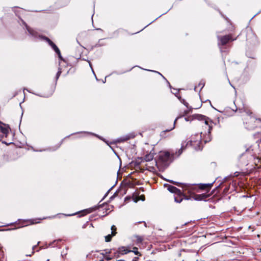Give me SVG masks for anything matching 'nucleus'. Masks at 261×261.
I'll list each match as a JSON object with an SVG mask.
<instances>
[{
    "instance_id": "1",
    "label": "nucleus",
    "mask_w": 261,
    "mask_h": 261,
    "mask_svg": "<svg viewBox=\"0 0 261 261\" xmlns=\"http://www.w3.org/2000/svg\"><path fill=\"white\" fill-rule=\"evenodd\" d=\"M202 141L201 135L196 134L194 135H192L189 141L187 142L186 141L183 142L181 143V148L178 151L177 155H180L183 150H185L189 145L193 146L196 150L199 149L200 148V144H201Z\"/></svg>"
},
{
    "instance_id": "2",
    "label": "nucleus",
    "mask_w": 261,
    "mask_h": 261,
    "mask_svg": "<svg viewBox=\"0 0 261 261\" xmlns=\"http://www.w3.org/2000/svg\"><path fill=\"white\" fill-rule=\"evenodd\" d=\"M243 117L244 122L247 125L246 127L249 129L255 128L260 122V119L252 116V113L250 110L245 111Z\"/></svg>"
},
{
    "instance_id": "3",
    "label": "nucleus",
    "mask_w": 261,
    "mask_h": 261,
    "mask_svg": "<svg viewBox=\"0 0 261 261\" xmlns=\"http://www.w3.org/2000/svg\"><path fill=\"white\" fill-rule=\"evenodd\" d=\"M129 252H133L135 255L141 256V254L138 251V249L137 247H134L133 250L128 249L125 247L124 246H121L114 252V257L118 258L122 255L126 254Z\"/></svg>"
},
{
    "instance_id": "4",
    "label": "nucleus",
    "mask_w": 261,
    "mask_h": 261,
    "mask_svg": "<svg viewBox=\"0 0 261 261\" xmlns=\"http://www.w3.org/2000/svg\"><path fill=\"white\" fill-rule=\"evenodd\" d=\"M194 117L195 119L201 121L202 124H204L202 125V127H205L206 129H207L208 133L210 134L212 128V121L210 120L208 118L200 114H196L195 115Z\"/></svg>"
},
{
    "instance_id": "5",
    "label": "nucleus",
    "mask_w": 261,
    "mask_h": 261,
    "mask_svg": "<svg viewBox=\"0 0 261 261\" xmlns=\"http://www.w3.org/2000/svg\"><path fill=\"white\" fill-rule=\"evenodd\" d=\"M254 159V156L249 152V150H246V151L242 153L240 157L239 162L241 166H247L249 164V162Z\"/></svg>"
},
{
    "instance_id": "6",
    "label": "nucleus",
    "mask_w": 261,
    "mask_h": 261,
    "mask_svg": "<svg viewBox=\"0 0 261 261\" xmlns=\"http://www.w3.org/2000/svg\"><path fill=\"white\" fill-rule=\"evenodd\" d=\"M218 40L219 41L218 44L220 45H225L229 41L236 40L237 38H233L232 34H228L224 36H218Z\"/></svg>"
},
{
    "instance_id": "7",
    "label": "nucleus",
    "mask_w": 261,
    "mask_h": 261,
    "mask_svg": "<svg viewBox=\"0 0 261 261\" xmlns=\"http://www.w3.org/2000/svg\"><path fill=\"white\" fill-rule=\"evenodd\" d=\"M170 154L167 151H161L158 155V160L163 164H167L170 160Z\"/></svg>"
},
{
    "instance_id": "8",
    "label": "nucleus",
    "mask_w": 261,
    "mask_h": 261,
    "mask_svg": "<svg viewBox=\"0 0 261 261\" xmlns=\"http://www.w3.org/2000/svg\"><path fill=\"white\" fill-rule=\"evenodd\" d=\"M210 196L209 194L206 193L201 194H194L191 196V198L195 200H206V199Z\"/></svg>"
},
{
    "instance_id": "9",
    "label": "nucleus",
    "mask_w": 261,
    "mask_h": 261,
    "mask_svg": "<svg viewBox=\"0 0 261 261\" xmlns=\"http://www.w3.org/2000/svg\"><path fill=\"white\" fill-rule=\"evenodd\" d=\"M9 128L3 123L0 121V133H2V137H7L9 134Z\"/></svg>"
},
{
    "instance_id": "10",
    "label": "nucleus",
    "mask_w": 261,
    "mask_h": 261,
    "mask_svg": "<svg viewBox=\"0 0 261 261\" xmlns=\"http://www.w3.org/2000/svg\"><path fill=\"white\" fill-rule=\"evenodd\" d=\"M108 253H111V252L109 251L108 252L106 250H105L102 251L101 253H100V255H101V257H100L99 258H97L95 259L94 261H104L103 259L105 258L107 261L109 260H110L111 259V257L110 256H107V254Z\"/></svg>"
},
{
    "instance_id": "11",
    "label": "nucleus",
    "mask_w": 261,
    "mask_h": 261,
    "mask_svg": "<svg viewBox=\"0 0 261 261\" xmlns=\"http://www.w3.org/2000/svg\"><path fill=\"white\" fill-rule=\"evenodd\" d=\"M167 189L169 191L175 194H180L181 193V191L179 189L171 185H168Z\"/></svg>"
},
{
    "instance_id": "12",
    "label": "nucleus",
    "mask_w": 261,
    "mask_h": 261,
    "mask_svg": "<svg viewBox=\"0 0 261 261\" xmlns=\"http://www.w3.org/2000/svg\"><path fill=\"white\" fill-rule=\"evenodd\" d=\"M134 238L137 244L147 243V242L145 241L146 238L144 236L136 235L134 236Z\"/></svg>"
},
{
    "instance_id": "13",
    "label": "nucleus",
    "mask_w": 261,
    "mask_h": 261,
    "mask_svg": "<svg viewBox=\"0 0 261 261\" xmlns=\"http://www.w3.org/2000/svg\"><path fill=\"white\" fill-rule=\"evenodd\" d=\"M184 195L181 191V193L180 194H175L174 195V200L177 203H180L183 199Z\"/></svg>"
},
{
    "instance_id": "14",
    "label": "nucleus",
    "mask_w": 261,
    "mask_h": 261,
    "mask_svg": "<svg viewBox=\"0 0 261 261\" xmlns=\"http://www.w3.org/2000/svg\"><path fill=\"white\" fill-rule=\"evenodd\" d=\"M182 188L185 191H187L188 193L190 194H192V190L194 189V186L192 185H185Z\"/></svg>"
},
{
    "instance_id": "15",
    "label": "nucleus",
    "mask_w": 261,
    "mask_h": 261,
    "mask_svg": "<svg viewBox=\"0 0 261 261\" xmlns=\"http://www.w3.org/2000/svg\"><path fill=\"white\" fill-rule=\"evenodd\" d=\"M154 158L153 153L150 152L149 153L145 155V156L144 157V160L145 162H149L153 160Z\"/></svg>"
},
{
    "instance_id": "16",
    "label": "nucleus",
    "mask_w": 261,
    "mask_h": 261,
    "mask_svg": "<svg viewBox=\"0 0 261 261\" xmlns=\"http://www.w3.org/2000/svg\"><path fill=\"white\" fill-rule=\"evenodd\" d=\"M39 246H33L32 247V252L31 254H26V256H31L34 253L35 251H39L40 249H41L42 248L39 247Z\"/></svg>"
},
{
    "instance_id": "17",
    "label": "nucleus",
    "mask_w": 261,
    "mask_h": 261,
    "mask_svg": "<svg viewBox=\"0 0 261 261\" xmlns=\"http://www.w3.org/2000/svg\"><path fill=\"white\" fill-rule=\"evenodd\" d=\"M213 184H201L199 186V188L201 190L210 189L212 186Z\"/></svg>"
},
{
    "instance_id": "18",
    "label": "nucleus",
    "mask_w": 261,
    "mask_h": 261,
    "mask_svg": "<svg viewBox=\"0 0 261 261\" xmlns=\"http://www.w3.org/2000/svg\"><path fill=\"white\" fill-rule=\"evenodd\" d=\"M176 119H175L174 121V123H173V126L170 127V128L169 129H167L164 131H163L162 133H161V135H163L166 132H170L171 131V130H172L174 128V126H175V122H176Z\"/></svg>"
},
{
    "instance_id": "19",
    "label": "nucleus",
    "mask_w": 261,
    "mask_h": 261,
    "mask_svg": "<svg viewBox=\"0 0 261 261\" xmlns=\"http://www.w3.org/2000/svg\"><path fill=\"white\" fill-rule=\"evenodd\" d=\"M111 234L112 236H115V234L117 233L116 230L117 228L115 225H113L111 226Z\"/></svg>"
},
{
    "instance_id": "20",
    "label": "nucleus",
    "mask_w": 261,
    "mask_h": 261,
    "mask_svg": "<svg viewBox=\"0 0 261 261\" xmlns=\"http://www.w3.org/2000/svg\"><path fill=\"white\" fill-rule=\"evenodd\" d=\"M50 46L52 47V48L55 50V52H59V48L56 46V45L54 43Z\"/></svg>"
},
{
    "instance_id": "21",
    "label": "nucleus",
    "mask_w": 261,
    "mask_h": 261,
    "mask_svg": "<svg viewBox=\"0 0 261 261\" xmlns=\"http://www.w3.org/2000/svg\"><path fill=\"white\" fill-rule=\"evenodd\" d=\"M113 236L112 235V234H108L107 235V236L105 237V240H106V242H110L111 239H112V238Z\"/></svg>"
},
{
    "instance_id": "22",
    "label": "nucleus",
    "mask_w": 261,
    "mask_h": 261,
    "mask_svg": "<svg viewBox=\"0 0 261 261\" xmlns=\"http://www.w3.org/2000/svg\"><path fill=\"white\" fill-rule=\"evenodd\" d=\"M64 240H63L62 239H58V240H54V242L52 243L58 244L59 243H61L62 244H64Z\"/></svg>"
},
{
    "instance_id": "23",
    "label": "nucleus",
    "mask_w": 261,
    "mask_h": 261,
    "mask_svg": "<svg viewBox=\"0 0 261 261\" xmlns=\"http://www.w3.org/2000/svg\"><path fill=\"white\" fill-rule=\"evenodd\" d=\"M62 73L61 69L59 68L58 71L56 74V79L58 80Z\"/></svg>"
},
{
    "instance_id": "24",
    "label": "nucleus",
    "mask_w": 261,
    "mask_h": 261,
    "mask_svg": "<svg viewBox=\"0 0 261 261\" xmlns=\"http://www.w3.org/2000/svg\"><path fill=\"white\" fill-rule=\"evenodd\" d=\"M45 40L46 41V42L48 43V44L50 46L54 43V42L47 37H45Z\"/></svg>"
},
{
    "instance_id": "25",
    "label": "nucleus",
    "mask_w": 261,
    "mask_h": 261,
    "mask_svg": "<svg viewBox=\"0 0 261 261\" xmlns=\"http://www.w3.org/2000/svg\"><path fill=\"white\" fill-rule=\"evenodd\" d=\"M58 55V57L61 60H62V61H64V60L63 59V58H62V56H61V52L59 50V52H56Z\"/></svg>"
},
{
    "instance_id": "26",
    "label": "nucleus",
    "mask_w": 261,
    "mask_h": 261,
    "mask_svg": "<svg viewBox=\"0 0 261 261\" xmlns=\"http://www.w3.org/2000/svg\"><path fill=\"white\" fill-rule=\"evenodd\" d=\"M169 181L170 182V183H172L175 185H176V186H179L180 183L178 182H176V181H173V180H169Z\"/></svg>"
},
{
    "instance_id": "27",
    "label": "nucleus",
    "mask_w": 261,
    "mask_h": 261,
    "mask_svg": "<svg viewBox=\"0 0 261 261\" xmlns=\"http://www.w3.org/2000/svg\"><path fill=\"white\" fill-rule=\"evenodd\" d=\"M67 249H68V248L66 247V251L65 252V251H63V252H61V256L62 257H63L64 255H66L67 254Z\"/></svg>"
},
{
    "instance_id": "28",
    "label": "nucleus",
    "mask_w": 261,
    "mask_h": 261,
    "mask_svg": "<svg viewBox=\"0 0 261 261\" xmlns=\"http://www.w3.org/2000/svg\"><path fill=\"white\" fill-rule=\"evenodd\" d=\"M181 101L183 103V104L186 106L187 107H188V103L186 102L184 99H182Z\"/></svg>"
},
{
    "instance_id": "29",
    "label": "nucleus",
    "mask_w": 261,
    "mask_h": 261,
    "mask_svg": "<svg viewBox=\"0 0 261 261\" xmlns=\"http://www.w3.org/2000/svg\"><path fill=\"white\" fill-rule=\"evenodd\" d=\"M210 141V136L208 135V138L206 139H204L203 140V141L204 142V143H206L207 142H208Z\"/></svg>"
},
{
    "instance_id": "30",
    "label": "nucleus",
    "mask_w": 261,
    "mask_h": 261,
    "mask_svg": "<svg viewBox=\"0 0 261 261\" xmlns=\"http://www.w3.org/2000/svg\"><path fill=\"white\" fill-rule=\"evenodd\" d=\"M129 139V138L128 137H125V138H121V140L122 141H126L127 140Z\"/></svg>"
},
{
    "instance_id": "31",
    "label": "nucleus",
    "mask_w": 261,
    "mask_h": 261,
    "mask_svg": "<svg viewBox=\"0 0 261 261\" xmlns=\"http://www.w3.org/2000/svg\"><path fill=\"white\" fill-rule=\"evenodd\" d=\"M138 259H139V257L138 256L135 257H134V258L133 259V260L132 261H138Z\"/></svg>"
},
{
    "instance_id": "32",
    "label": "nucleus",
    "mask_w": 261,
    "mask_h": 261,
    "mask_svg": "<svg viewBox=\"0 0 261 261\" xmlns=\"http://www.w3.org/2000/svg\"><path fill=\"white\" fill-rule=\"evenodd\" d=\"M4 255V252L3 251H2L1 249H0V256L2 255V257H3Z\"/></svg>"
},
{
    "instance_id": "33",
    "label": "nucleus",
    "mask_w": 261,
    "mask_h": 261,
    "mask_svg": "<svg viewBox=\"0 0 261 261\" xmlns=\"http://www.w3.org/2000/svg\"><path fill=\"white\" fill-rule=\"evenodd\" d=\"M182 251H186V250L185 249H182L180 251V252L178 253V256H180L181 255V252H182Z\"/></svg>"
},
{
    "instance_id": "34",
    "label": "nucleus",
    "mask_w": 261,
    "mask_h": 261,
    "mask_svg": "<svg viewBox=\"0 0 261 261\" xmlns=\"http://www.w3.org/2000/svg\"><path fill=\"white\" fill-rule=\"evenodd\" d=\"M141 199H142V200H144V199H145L144 196H142V197H141Z\"/></svg>"
},
{
    "instance_id": "35",
    "label": "nucleus",
    "mask_w": 261,
    "mask_h": 261,
    "mask_svg": "<svg viewBox=\"0 0 261 261\" xmlns=\"http://www.w3.org/2000/svg\"><path fill=\"white\" fill-rule=\"evenodd\" d=\"M142 223V222L139 221V222H138L135 223V225H137V224H139V223Z\"/></svg>"
},
{
    "instance_id": "36",
    "label": "nucleus",
    "mask_w": 261,
    "mask_h": 261,
    "mask_svg": "<svg viewBox=\"0 0 261 261\" xmlns=\"http://www.w3.org/2000/svg\"><path fill=\"white\" fill-rule=\"evenodd\" d=\"M143 222L144 223V224L145 227H147V224H146V222H144V221H143Z\"/></svg>"
},
{
    "instance_id": "37",
    "label": "nucleus",
    "mask_w": 261,
    "mask_h": 261,
    "mask_svg": "<svg viewBox=\"0 0 261 261\" xmlns=\"http://www.w3.org/2000/svg\"><path fill=\"white\" fill-rule=\"evenodd\" d=\"M28 31L30 33H31V30L29 29H28Z\"/></svg>"
},
{
    "instance_id": "38",
    "label": "nucleus",
    "mask_w": 261,
    "mask_h": 261,
    "mask_svg": "<svg viewBox=\"0 0 261 261\" xmlns=\"http://www.w3.org/2000/svg\"><path fill=\"white\" fill-rule=\"evenodd\" d=\"M199 85H201L202 86V87H203L204 86V84H201L200 83L199 84Z\"/></svg>"
},
{
    "instance_id": "39",
    "label": "nucleus",
    "mask_w": 261,
    "mask_h": 261,
    "mask_svg": "<svg viewBox=\"0 0 261 261\" xmlns=\"http://www.w3.org/2000/svg\"><path fill=\"white\" fill-rule=\"evenodd\" d=\"M116 261H125V260L123 259H119V260H117Z\"/></svg>"
},
{
    "instance_id": "40",
    "label": "nucleus",
    "mask_w": 261,
    "mask_h": 261,
    "mask_svg": "<svg viewBox=\"0 0 261 261\" xmlns=\"http://www.w3.org/2000/svg\"><path fill=\"white\" fill-rule=\"evenodd\" d=\"M163 247H164V250H166V246H165V245H164V246H163Z\"/></svg>"
},
{
    "instance_id": "41",
    "label": "nucleus",
    "mask_w": 261,
    "mask_h": 261,
    "mask_svg": "<svg viewBox=\"0 0 261 261\" xmlns=\"http://www.w3.org/2000/svg\"><path fill=\"white\" fill-rule=\"evenodd\" d=\"M40 243V242H38L37 245H39Z\"/></svg>"
},
{
    "instance_id": "42",
    "label": "nucleus",
    "mask_w": 261,
    "mask_h": 261,
    "mask_svg": "<svg viewBox=\"0 0 261 261\" xmlns=\"http://www.w3.org/2000/svg\"><path fill=\"white\" fill-rule=\"evenodd\" d=\"M178 99H181V97H178Z\"/></svg>"
},
{
    "instance_id": "43",
    "label": "nucleus",
    "mask_w": 261,
    "mask_h": 261,
    "mask_svg": "<svg viewBox=\"0 0 261 261\" xmlns=\"http://www.w3.org/2000/svg\"><path fill=\"white\" fill-rule=\"evenodd\" d=\"M259 252H261V248L259 249Z\"/></svg>"
}]
</instances>
